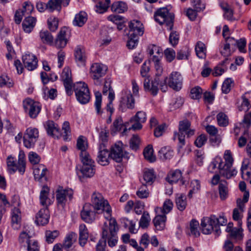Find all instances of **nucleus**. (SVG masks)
Wrapping results in <instances>:
<instances>
[{
    "instance_id": "nucleus-1",
    "label": "nucleus",
    "mask_w": 251,
    "mask_h": 251,
    "mask_svg": "<svg viewBox=\"0 0 251 251\" xmlns=\"http://www.w3.org/2000/svg\"><path fill=\"white\" fill-rule=\"evenodd\" d=\"M91 205L94 206L97 213L105 212L106 214V218H110L111 215V208L108 202L105 200L102 195L95 192L91 196Z\"/></svg>"
},
{
    "instance_id": "nucleus-2",
    "label": "nucleus",
    "mask_w": 251,
    "mask_h": 251,
    "mask_svg": "<svg viewBox=\"0 0 251 251\" xmlns=\"http://www.w3.org/2000/svg\"><path fill=\"white\" fill-rule=\"evenodd\" d=\"M154 20L160 25H165L167 29L171 30L173 28L174 16L169 13L166 8L158 9L154 14Z\"/></svg>"
},
{
    "instance_id": "nucleus-3",
    "label": "nucleus",
    "mask_w": 251,
    "mask_h": 251,
    "mask_svg": "<svg viewBox=\"0 0 251 251\" xmlns=\"http://www.w3.org/2000/svg\"><path fill=\"white\" fill-rule=\"evenodd\" d=\"M18 163L16 159L12 156H8L7 158V169L9 173H14L17 170L23 174L25 171V154L22 151H20L19 154Z\"/></svg>"
},
{
    "instance_id": "nucleus-4",
    "label": "nucleus",
    "mask_w": 251,
    "mask_h": 251,
    "mask_svg": "<svg viewBox=\"0 0 251 251\" xmlns=\"http://www.w3.org/2000/svg\"><path fill=\"white\" fill-rule=\"evenodd\" d=\"M74 91L76 100L81 104L88 103L90 100V94L87 84L77 82L73 85Z\"/></svg>"
},
{
    "instance_id": "nucleus-5",
    "label": "nucleus",
    "mask_w": 251,
    "mask_h": 251,
    "mask_svg": "<svg viewBox=\"0 0 251 251\" xmlns=\"http://www.w3.org/2000/svg\"><path fill=\"white\" fill-rule=\"evenodd\" d=\"M56 198L57 205L62 208L64 207L68 201H71L73 199L74 192L71 189H63L59 187L56 190Z\"/></svg>"
},
{
    "instance_id": "nucleus-6",
    "label": "nucleus",
    "mask_w": 251,
    "mask_h": 251,
    "mask_svg": "<svg viewBox=\"0 0 251 251\" xmlns=\"http://www.w3.org/2000/svg\"><path fill=\"white\" fill-rule=\"evenodd\" d=\"M107 70V67L101 63H95L91 65L90 74L92 78L96 80L95 84L100 85L101 83L100 78L106 74Z\"/></svg>"
},
{
    "instance_id": "nucleus-7",
    "label": "nucleus",
    "mask_w": 251,
    "mask_h": 251,
    "mask_svg": "<svg viewBox=\"0 0 251 251\" xmlns=\"http://www.w3.org/2000/svg\"><path fill=\"white\" fill-rule=\"evenodd\" d=\"M39 137L38 130L34 127L26 129L24 136V144L27 148L33 147Z\"/></svg>"
},
{
    "instance_id": "nucleus-8",
    "label": "nucleus",
    "mask_w": 251,
    "mask_h": 251,
    "mask_svg": "<svg viewBox=\"0 0 251 251\" xmlns=\"http://www.w3.org/2000/svg\"><path fill=\"white\" fill-rule=\"evenodd\" d=\"M23 107L31 118H36L41 110L39 103L33 100L27 98L23 101Z\"/></svg>"
},
{
    "instance_id": "nucleus-9",
    "label": "nucleus",
    "mask_w": 251,
    "mask_h": 251,
    "mask_svg": "<svg viewBox=\"0 0 251 251\" xmlns=\"http://www.w3.org/2000/svg\"><path fill=\"white\" fill-rule=\"evenodd\" d=\"M97 211L91 203H86L81 211L80 216L82 220L88 223L93 222L96 217Z\"/></svg>"
},
{
    "instance_id": "nucleus-10",
    "label": "nucleus",
    "mask_w": 251,
    "mask_h": 251,
    "mask_svg": "<svg viewBox=\"0 0 251 251\" xmlns=\"http://www.w3.org/2000/svg\"><path fill=\"white\" fill-rule=\"evenodd\" d=\"M61 79L63 81L67 94L68 96H71L73 93L72 88L74 84L72 79L71 71L69 68H64L61 75Z\"/></svg>"
},
{
    "instance_id": "nucleus-11",
    "label": "nucleus",
    "mask_w": 251,
    "mask_h": 251,
    "mask_svg": "<svg viewBox=\"0 0 251 251\" xmlns=\"http://www.w3.org/2000/svg\"><path fill=\"white\" fill-rule=\"evenodd\" d=\"M191 123L188 120H184L179 123V133H175L174 138H177L180 147H182L185 145V135H183V133L189 129Z\"/></svg>"
},
{
    "instance_id": "nucleus-12",
    "label": "nucleus",
    "mask_w": 251,
    "mask_h": 251,
    "mask_svg": "<svg viewBox=\"0 0 251 251\" xmlns=\"http://www.w3.org/2000/svg\"><path fill=\"white\" fill-rule=\"evenodd\" d=\"M183 78L177 72H172L168 78V85L173 89L178 91L182 85Z\"/></svg>"
},
{
    "instance_id": "nucleus-13",
    "label": "nucleus",
    "mask_w": 251,
    "mask_h": 251,
    "mask_svg": "<svg viewBox=\"0 0 251 251\" xmlns=\"http://www.w3.org/2000/svg\"><path fill=\"white\" fill-rule=\"evenodd\" d=\"M160 79L155 77L153 80L150 82L149 77L145 78L144 80V89L146 92L150 93L153 96L157 95L158 91V85Z\"/></svg>"
},
{
    "instance_id": "nucleus-14",
    "label": "nucleus",
    "mask_w": 251,
    "mask_h": 251,
    "mask_svg": "<svg viewBox=\"0 0 251 251\" xmlns=\"http://www.w3.org/2000/svg\"><path fill=\"white\" fill-rule=\"evenodd\" d=\"M115 234L117 233L119 227L116 220L114 218H110L108 221V224L104 223L102 228V237L103 238H106L111 236V231L114 230Z\"/></svg>"
},
{
    "instance_id": "nucleus-15",
    "label": "nucleus",
    "mask_w": 251,
    "mask_h": 251,
    "mask_svg": "<svg viewBox=\"0 0 251 251\" xmlns=\"http://www.w3.org/2000/svg\"><path fill=\"white\" fill-rule=\"evenodd\" d=\"M129 34L137 36H142L144 32V26L141 22L137 20H133L129 23Z\"/></svg>"
},
{
    "instance_id": "nucleus-16",
    "label": "nucleus",
    "mask_w": 251,
    "mask_h": 251,
    "mask_svg": "<svg viewBox=\"0 0 251 251\" xmlns=\"http://www.w3.org/2000/svg\"><path fill=\"white\" fill-rule=\"evenodd\" d=\"M22 60L25 67L28 71H33L37 67V58L32 54H25L23 56Z\"/></svg>"
},
{
    "instance_id": "nucleus-17",
    "label": "nucleus",
    "mask_w": 251,
    "mask_h": 251,
    "mask_svg": "<svg viewBox=\"0 0 251 251\" xmlns=\"http://www.w3.org/2000/svg\"><path fill=\"white\" fill-rule=\"evenodd\" d=\"M110 157L117 162H121L124 156V151L121 143H116L111 147Z\"/></svg>"
},
{
    "instance_id": "nucleus-18",
    "label": "nucleus",
    "mask_w": 251,
    "mask_h": 251,
    "mask_svg": "<svg viewBox=\"0 0 251 251\" xmlns=\"http://www.w3.org/2000/svg\"><path fill=\"white\" fill-rule=\"evenodd\" d=\"M110 157V153L105 148V144L103 143L100 144L99 146V151L98 155V163L102 166L107 165L109 164Z\"/></svg>"
},
{
    "instance_id": "nucleus-19",
    "label": "nucleus",
    "mask_w": 251,
    "mask_h": 251,
    "mask_svg": "<svg viewBox=\"0 0 251 251\" xmlns=\"http://www.w3.org/2000/svg\"><path fill=\"white\" fill-rule=\"evenodd\" d=\"M44 126L49 135L57 138L61 136L58 125L53 121H48Z\"/></svg>"
},
{
    "instance_id": "nucleus-20",
    "label": "nucleus",
    "mask_w": 251,
    "mask_h": 251,
    "mask_svg": "<svg viewBox=\"0 0 251 251\" xmlns=\"http://www.w3.org/2000/svg\"><path fill=\"white\" fill-rule=\"evenodd\" d=\"M50 212L48 208L41 209L36 215L35 222L37 225L44 226L48 223Z\"/></svg>"
},
{
    "instance_id": "nucleus-21",
    "label": "nucleus",
    "mask_w": 251,
    "mask_h": 251,
    "mask_svg": "<svg viewBox=\"0 0 251 251\" xmlns=\"http://www.w3.org/2000/svg\"><path fill=\"white\" fill-rule=\"evenodd\" d=\"M135 106V100L132 95L129 93L125 97L122 98L120 101V108L122 112L126 110V108L132 109Z\"/></svg>"
},
{
    "instance_id": "nucleus-22",
    "label": "nucleus",
    "mask_w": 251,
    "mask_h": 251,
    "mask_svg": "<svg viewBox=\"0 0 251 251\" xmlns=\"http://www.w3.org/2000/svg\"><path fill=\"white\" fill-rule=\"evenodd\" d=\"M75 57L76 62L79 66H84L86 60V55L84 48L78 46L75 50Z\"/></svg>"
},
{
    "instance_id": "nucleus-23",
    "label": "nucleus",
    "mask_w": 251,
    "mask_h": 251,
    "mask_svg": "<svg viewBox=\"0 0 251 251\" xmlns=\"http://www.w3.org/2000/svg\"><path fill=\"white\" fill-rule=\"evenodd\" d=\"M49 193V188L48 187H43L40 195V202L42 205L44 206V208H48V206L51 205L54 200L53 197L52 200L48 197Z\"/></svg>"
},
{
    "instance_id": "nucleus-24",
    "label": "nucleus",
    "mask_w": 251,
    "mask_h": 251,
    "mask_svg": "<svg viewBox=\"0 0 251 251\" xmlns=\"http://www.w3.org/2000/svg\"><path fill=\"white\" fill-rule=\"evenodd\" d=\"M67 29L65 27L60 29L57 38L55 40L54 45L57 48H64L67 43V39L66 37Z\"/></svg>"
},
{
    "instance_id": "nucleus-25",
    "label": "nucleus",
    "mask_w": 251,
    "mask_h": 251,
    "mask_svg": "<svg viewBox=\"0 0 251 251\" xmlns=\"http://www.w3.org/2000/svg\"><path fill=\"white\" fill-rule=\"evenodd\" d=\"M201 227L202 232L204 234H209L214 230V224L212 223L211 218L204 217L201 221Z\"/></svg>"
},
{
    "instance_id": "nucleus-26",
    "label": "nucleus",
    "mask_w": 251,
    "mask_h": 251,
    "mask_svg": "<svg viewBox=\"0 0 251 251\" xmlns=\"http://www.w3.org/2000/svg\"><path fill=\"white\" fill-rule=\"evenodd\" d=\"M37 22L36 18L32 16H27L24 20L22 26L24 31L27 33H30L33 29Z\"/></svg>"
},
{
    "instance_id": "nucleus-27",
    "label": "nucleus",
    "mask_w": 251,
    "mask_h": 251,
    "mask_svg": "<svg viewBox=\"0 0 251 251\" xmlns=\"http://www.w3.org/2000/svg\"><path fill=\"white\" fill-rule=\"evenodd\" d=\"M21 214L20 209L14 207L11 212V224L14 229H18L21 226Z\"/></svg>"
},
{
    "instance_id": "nucleus-28",
    "label": "nucleus",
    "mask_w": 251,
    "mask_h": 251,
    "mask_svg": "<svg viewBox=\"0 0 251 251\" xmlns=\"http://www.w3.org/2000/svg\"><path fill=\"white\" fill-rule=\"evenodd\" d=\"M174 204L170 199H167L163 203L162 207H156L154 210L156 214H162L166 215L169 213L173 209Z\"/></svg>"
},
{
    "instance_id": "nucleus-29",
    "label": "nucleus",
    "mask_w": 251,
    "mask_h": 251,
    "mask_svg": "<svg viewBox=\"0 0 251 251\" xmlns=\"http://www.w3.org/2000/svg\"><path fill=\"white\" fill-rule=\"evenodd\" d=\"M89 237L88 230L85 224H82L79 226V243L82 247L84 246Z\"/></svg>"
},
{
    "instance_id": "nucleus-30",
    "label": "nucleus",
    "mask_w": 251,
    "mask_h": 251,
    "mask_svg": "<svg viewBox=\"0 0 251 251\" xmlns=\"http://www.w3.org/2000/svg\"><path fill=\"white\" fill-rule=\"evenodd\" d=\"M182 173L179 170H176L175 171L171 172L168 175L166 179L170 183H176L180 180V183L181 185H184L185 181L181 179Z\"/></svg>"
},
{
    "instance_id": "nucleus-31",
    "label": "nucleus",
    "mask_w": 251,
    "mask_h": 251,
    "mask_svg": "<svg viewBox=\"0 0 251 251\" xmlns=\"http://www.w3.org/2000/svg\"><path fill=\"white\" fill-rule=\"evenodd\" d=\"M47 171V169L42 164H39L38 166H35L33 170L35 179L41 181L42 178H45Z\"/></svg>"
},
{
    "instance_id": "nucleus-32",
    "label": "nucleus",
    "mask_w": 251,
    "mask_h": 251,
    "mask_svg": "<svg viewBox=\"0 0 251 251\" xmlns=\"http://www.w3.org/2000/svg\"><path fill=\"white\" fill-rule=\"evenodd\" d=\"M220 174L222 176L229 179L235 176L237 171L235 169L232 168V166H220Z\"/></svg>"
},
{
    "instance_id": "nucleus-33",
    "label": "nucleus",
    "mask_w": 251,
    "mask_h": 251,
    "mask_svg": "<svg viewBox=\"0 0 251 251\" xmlns=\"http://www.w3.org/2000/svg\"><path fill=\"white\" fill-rule=\"evenodd\" d=\"M95 164H84L80 169L83 177H91L95 174Z\"/></svg>"
},
{
    "instance_id": "nucleus-34",
    "label": "nucleus",
    "mask_w": 251,
    "mask_h": 251,
    "mask_svg": "<svg viewBox=\"0 0 251 251\" xmlns=\"http://www.w3.org/2000/svg\"><path fill=\"white\" fill-rule=\"evenodd\" d=\"M166 216L162 214H156L153 220L155 228L158 230H163L165 227Z\"/></svg>"
},
{
    "instance_id": "nucleus-35",
    "label": "nucleus",
    "mask_w": 251,
    "mask_h": 251,
    "mask_svg": "<svg viewBox=\"0 0 251 251\" xmlns=\"http://www.w3.org/2000/svg\"><path fill=\"white\" fill-rule=\"evenodd\" d=\"M242 102L239 107L240 111H248L251 108L250 102L251 101V92L246 93L242 97Z\"/></svg>"
},
{
    "instance_id": "nucleus-36",
    "label": "nucleus",
    "mask_w": 251,
    "mask_h": 251,
    "mask_svg": "<svg viewBox=\"0 0 251 251\" xmlns=\"http://www.w3.org/2000/svg\"><path fill=\"white\" fill-rule=\"evenodd\" d=\"M77 235L76 233L71 232L68 233L65 238L62 247L64 249H69L75 243L77 239Z\"/></svg>"
},
{
    "instance_id": "nucleus-37",
    "label": "nucleus",
    "mask_w": 251,
    "mask_h": 251,
    "mask_svg": "<svg viewBox=\"0 0 251 251\" xmlns=\"http://www.w3.org/2000/svg\"><path fill=\"white\" fill-rule=\"evenodd\" d=\"M195 51L197 56L201 59H204L206 56V48L205 44L201 41H198L195 45Z\"/></svg>"
},
{
    "instance_id": "nucleus-38",
    "label": "nucleus",
    "mask_w": 251,
    "mask_h": 251,
    "mask_svg": "<svg viewBox=\"0 0 251 251\" xmlns=\"http://www.w3.org/2000/svg\"><path fill=\"white\" fill-rule=\"evenodd\" d=\"M220 6L224 11V16L225 18L229 21L235 20L233 17V10L230 5L226 3L222 2L220 3Z\"/></svg>"
},
{
    "instance_id": "nucleus-39",
    "label": "nucleus",
    "mask_w": 251,
    "mask_h": 251,
    "mask_svg": "<svg viewBox=\"0 0 251 251\" xmlns=\"http://www.w3.org/2000/svg\"><path fill=\"white\" fill-rule=\"evenodd\" d=\"M87 20V14L84 12H80L76 14L73 21V24L75 25L81 27L86 22Z\"/></svg>"
},
{
    "instance_id": "nucleus-40",
    "label": "nucleus",
    "mask_w": 251,
    "mask_h": 251,
    "mask_svg": "<svg viewBox=\"0 0 251 251\" xmlns=\"http://www.w3.org/2000/svg\"><path fill=\"white\" fill-rule=\"evenodd\" d=\"M176 204L179 211L184 210L187 206L186 197L183 194H177L176 197Z\"/></svg>"
},
{
    "instance_id": "nucleus-41",
    "label": "nucleus",
    "mask_w": 251,
    "mask_h": 251,
    "mask_svg": "<svg viewBox=\"0 0 251 251\" xmlns=\"http://www.w3.org/2000/svg\"><path fill=\"white\" fill-rule=\"evenodd\" d=\"M220 197L222 200H225L228 196V189L227 182L223 180H220L219 185Z\"/></svg>"
},
{
    "instance_id": "nucleus-42",
    "label": "nucleus",
    "mask_w": 251,
    "mask_h": 251,
    "mask_svg": "<svg viewBox=\"0 0 251 251\" xmlns=\"http://www.w3.org/2000/svg\"><path fill=\"white\" fill-rule=\"evenodd\" d=\"M158 155L162 160L171 159L173 156V151L170 147H164L161 149L158 152Z\"/></svg>"
},
{
    "instance_id": "nucleus-43",
    "label": "nucleus",
    "mask_w": 251,
    "mask_h": 251,
    "mask_svg": "<svg viewBox=\"0 0 251 251\" xmlns=\"http://www.w3.org/2000/svg\"><path fill=\"white\" fill-rule=\"evenodd\" d=\"M39 36L41 41L44 44L52 45L53 37L48 30H42L39 33Z\"/></svg>"
},
{
    "instance_id": "nucleus-44",
    "label": "nucleus",
    "mask_w": 251,
    "mask_h": 251,
    "mask_svg": "<svg viewBox=\"0 0 251 251\" xmlns=\"http://www.w3.org/2000/svg\"><path fill=\"white\" fill-rule=\"evenodd\" d=\"M127 9V5L126 2L123 1L115 2L111 6L112 11L118 13H124Z\"/></svg>"
},
{
    "instance_id": "nucleus-45",
    "label": "nucleus",
    "mask_w": 251,
    "mask_h": 251,
    "mask_svg": "<svg viewBox=\"0 0 251 251\" xmlns=\"http://www.w3.org/2000/svg\"><path fill=\"white\" fill-rule=\"evenodd\" d=\"M229 63V59L226 57L224 60L215 68L213 72V75L216 76L220 75L223 74L226 69V68L225 66V65L228 64Z\"/></svg>"
},
{
    "instance_id": "nucleus-46",
    "label": "nucleus",
    "mask_w": 251,
    "mask_h": 251,
    "mask_svg": "<svg viewBox=\"0 0 251 251\" xmlns=\"http://www.w3.org/2000/svg\"><path fill=\"white\" fill-rule=\"evenodd\" d=\"M145 158L150 162H153L156 160L155 156L153 155V150L152 145H149L146 147L143 152Z\"/></svg>"
},
{
    "instance_id": "nucleus-47",
    "label": "nucleus",
    "mask_w": 251,
    "mask_h": 251,
    "mask_svg": "<svg viewBox=\"0 0 251 251\" xmlns=\"http://www.w3.org/2000/svg\"><path fill=\"white\" fill-rule=\"evenodd\" d=\"M61 3H62V2L60 0H50L46 4V9L50 12H52L55 10L60 11Z\"/></svg>"
},
{
    "instance_id": "nucleus-48",
    "label": "nucleus",
    "mask_w": 251,
    "mask_h": 251,
    "mask_svg": "<svg viewBox=\"0 0 251 251\" xmlns=\"http://www.w3.org/2000/svg\"><path fill=\"white\" fill-rule=\"evenodd\" d=\"M223 164L222 158L220 157H216L209 165L208 170L211 173H214L217 170V166L218 165V169L220 171V166H222Z\"/></svg>"
},
{
    "instance_id": "nucleus-49",
    "label": "nucleus",
    "mask_w": 251,
    "mask_h": 251,
    "mask_svg": "<svg viewBox=\"0 0 251 251\" xmlns=\"http://www.w3.org/2000/svg\"><path fill=\"white\" fill-rule=\"evenodd\" d=\"M155 175L153 170L147 169L145 170L143 174V179L149 184H151L155 179Z\"/></svg>"
},
{
    "instance_id": "nucleus-50",
    "label": "nucleus",
    "mask_w": 251,
    "mask_h": 251,
    "mask_svg": "<svg viewBox=\"0 0 251 251\" xmlns=\"http://www.w3.org/2000/svg\"><path fill=\"white\" fill-rule=\"evenodd\" d=\"M110 3V0H104L100 1L96 5V11L100 14L105 12L108 8Z\"/></svg>"
},
{
    "instance_id": "nucleus-51",
    "label": "nucleus",
    "mask_w": 251,
    "mask_h": 251,
    "mask_svg": "<svg viewBox=\"0 0 251 251\" xmlns=\"http://www.w3.org/2000/svg\"><path fill=\"white\" fill-rule=\"evenodd\" d=\"M199 223L196 220H192L190 223V230L191 234L195 237L200 235V232L199 230Z\"/></svg>"
},
{
    "instance_id": "nucleus-52",
    "label": "nucleus",
    "mask_w": 251,
    "mask_h": 251,
    "mask_svg": "<svg viewBox=\"0 0 251 251\" xmlns=\"http://www.w3.org/2000/svg\"><path fill=\"white\" fill-rule=\"evenodd\" d=\"M147 52L150 55L152 56V58L154 55L158 56L159 58H160L162 54V50L160 48L154 45H150L148 48Z\"/></svg>"
},
{
    "instance_id": "nucleus-53",
    "label": "nucleus",
    "mask_w": 251,
    "mask_h": 251,
    "mask_svg": "<svg viewBox=\"0 0 251 251\" xmlns=\"http://www.w3.org/2000/svg\"><path fill=\"white\" fill-rule=\"evenodd\" d=\"M76 146L81 151H86L88 147L87 138L80 136L77 139Z\"/></svg>"
},
{
    "instance_id": "nucleus-54",
    "label": "nucleus",
    "mask_w": 251,
    "mask_h": 251,
    "mask_svg": "<svg viewBox=\"0 0 251 251\" xmlns=\"http://www.w3.org/2000/svg\"><path fill=\"white\" fill-rule=\"evenodd\" d=\"M154 64V68L156 71L155 77L160 76L163 72V68L160 62V58L158 56L154 55L152 59Z\"/></svg>"
},
{
    "instance_id": "nucleus-55",
    "label": "nucleus",
    "mask_w": 251,
    "mask_h": 251,
    "mask_svg": "<svg viewBox=\"0 0 251 251\" xmlns=\"http://www.w3.org/2000/svg\"><path fill=\"white\" fill-rule=\"evenodd\" d=\"M150 221L151 218L149 213L146 211L144 212L139 222L140 226L142 228H147Z\"/></svg>"
},
{
    "instance_id": "nucleus-56",
    "label": "nucleus",
    "mask_w": 251,
    "mask_h": 251,
    "mask_svg": "<svg viewBox=\"0 0 251 251\" xmlns=\"http://www.w3.org/2000/svg\"><path fill=\"white\" fill-rule=\"evenodd\" d=\"M224 159L225 160V163H223V166H232L234 159L232 157L230 151L226 150L225 151L224 154Z\"/></svg>"
},
{
    "instance_id": "nucleus-57",
    "label": "nucleus",
    "mask_w": 251,
    "mask_h": 251,
    "mask_svg": "<svg viewBox=\"0 0 251 251\" xmlns=\"http://www.w3.org/2000/svg\"><path fill=\"white\" fill-rule=\"evenodd\" d=\"M62 130H64L62 135L63 140L65 141H68L71 140V130L70 124L68 122H65L62 126Z\"/></svg>"
},
{
    "instance_id": "nucleus-58",
    "label": "nucleus",
    "mask_w": 251,
    "mask_h": 251,
    "mask_svg": "<svg viewBox=\"0 0 251 251\" xmlns=\"http://www.w3.org/2000/svg\"><path fill=\"white\" fill-rule=\"evenodd\" d=\"M81 161L82 164H95V162L91 158L90 154L86 151H81L80 154Z\"/></svg>"
},
{
    "instance_id": "nucleus-59",
    "label": "nucleus",
    "mask_w": 251,
    "mask_h": 251,
    "mask_svg": "<svg viewBox=\"0 0 251 251\" xmlns=\"http://www.w3.org/2000/svg\"><path fill=\"white\" fill-rule=\"evenodd\" d=\"M218 125L221 126H226L228 124L227 116L224 113H219L217 115Z\"/></svg>"
},
{
    "instance_id": "nucleus-60",
    "label": "nucleus",
    "mask_w": 251,
    "mask_h": 251,
    "mask_svg": "<svg viewBox=\"0 0 251 251\" xmlns=\"http://www.w3.org/2000/svg\"><path fill=\"white\" fill-rule=\"evenodd\" d=\"M25 16H29L34 10L33 5L29 2H25L21 9H19Z\"/></svg>"
},
{
    "instance_id": "nucleus-61",
    "label": "nucleus",
    "mask_w": 251,
    "mask_h": 251,
    "mask_svg": "<svg viewBox=\"0 0 251 251\" xmlns=\"http://www.w3.org/2000/svg\"><path fill=\"white\" fill-rule=\"evenodd\" d=\"M137 196L140 199L147 198L149 196V191L146 185H142L136 192Z\"/></svg>"
},
{
    "instance_id": "nucleus-62",
    "label": "nucleus",
    "mask_w": 251,
    "mask_h": 251,
    "mask_svg": "<svg viewBox=\"0 0 251 251\" xmlns=\"http://www.w3.org/2000/svg\"><path fill=\"white\" fill-rule=\"evenodd\" d=\"M48 24L49 28L51 31H55L58 26V19L53 16L50 17L48 20Z\"/></svg>"
},
{
    "instance_id": "nucleus-63",
    "label": "nucleus",
    "mask_w": 251,
    "mask_h": 251,
    "mask_svg": "<svg viewBox=\"0 0 251 251\" xmlns=\"http://www.w3.org/2000/svg\"><path fill=\"white\" fill-rule=\"evenodd\" d=\"M202 90L199 86H196L191 89L190 91V97L194 100L199 99L202 95Z\"/></svg>"
},
{
    "instance_id": "nucleus-64",
    "label": "nucleus",
    "mask_w": 251,
    "mask_h": 251,
    "mask_svg": "<svg viewBox=\"0 0 251 251\" xmlns=\"http://www.w3.org/2000/svg\"><path fill=\"white\" fill-rule=\"evenodd\" d=\"M123 126V122L121 117H119L117 118L113 123L112 126L111 127V130L112 132H116L122 129Z\"/></svg>"
}]
</instances>
